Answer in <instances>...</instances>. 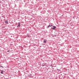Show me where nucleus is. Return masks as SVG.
<instances>
[{
	"mask_svg": "<svg viewBox=\"0 0 79 79\" xmlns=\"http://www.w3.org/2000/svg\"><path fill=\"white\" fill-rule=\"evenodd\" d=\"M49 27V26H48V27Z\"/></svg>",
	"mask_w": 79,
	"mask_h": 79,
	"instance_id": "obj_8",
	"label": "nucleus"
},
{
	"mask_svg": "<svg viewBox=\"0 0 79 79\" xmlns=\"http://www.w3.org/2000/svg\"><path fill=\"white\" fill-rule=\"evenodd\" d=\"M1 74H3V72H1Z\"/></svg>",
	"mask_w": 79,
	"mask_h": 79,
	"instance_id": "obj_7",
	"label": "nucleus"
},
{
	"mask_svg": "<svg viewBox=\"0 0 79 79\" xmlns=\"http://www.w3.org/2000/svg\"><path fill=\"white\" fill-rule=\"evenodd\" d=\"M6 22H8V21H6Z\"/></svg>",
	"mask_w": 79,
	"mask_h": 79,
	"instance_id": "obj_9",
	"label": "nucleus"
},
{
	"mask_svg": "<svg viewBox=\"0 0 79 79\" xmlns=\"http://www.w3.org/2000/svg\"><path fill=\"white\" fill-rule=\"evenodd\" d=\"M50 24V25H49V27H52V25H50V24Z\"/></svg>",
	"mask_w": 79,
	"mask_h": 79,
	"instance_id": "obj_4",
	"label": "nucleus"
},
{
	"mask_svg": "<svg viewBox=\"0 0 79 79\" xmlns=\"http://www.w3.org/2000/svg\"><path fill=\"white\" fill-rule=\"evenodd\" d=\"M50 24V25H49V27H52V25H50V24Z\"/></svg>",
	"mask_w": 79,
	"mask_h": 79,
	"instance_id": "obj_5",
	"label": "nucleus"
},
{
	"mask_svg": "<svg viewBox=\"0 0 79 79\" xmlns=\"http://www.w3.org/2000/svg\"><path fill=\"white\" fill-rule=\"evenodd\" d=\"M50 24V25H49V27H52V25H50V24Z\"/></svg>",
	"mask_w": 79,
	"mask_h": 79,
	"instance_id": "obj_6",
	"label": "nucleus"
},
{
	"mask_svg": "<svg viewBox=\"0 0 79 79\" xmlns=\"http://www.w3.org/2000/svg\"><path fill=\"white\" fill-rule=\"evenodd\" d=\"M51 26L52 27L51 29H52L54 30L55 28H56V27L55 26H54L53 25H51Z\"/></svg>",
	"mask_w": 79,
	"mask_h": 79,
	"instance_id": "obj_1",
	"label": "nucleus"
},
{
	"mask_svg": "<svg viewBox=\"0 0 79 79\" xmlns=\"http://www.w3.org/2000/svg\"><path fill=\"white\" fill-rule=\"evenodd\" d=\"M18 25L17 26V27H20V23H18Z\"/></svg>",
	"mask_w": 79,
	"mask_h": 79,
	"instance_id": "obj_3",
	"label": "nucleus"
},
{
	"mask_svg": "<svg viewBox=\"0 0 79 79\" xmlns=\"http://www.w3.org/2000/svg\"><path fill=\"white\" fill-rule=\"evenodd\" d=\"M46 42H47V40L46 39L44 40V44H46Z\"/></svg>",
	"mask_w": 79,
	"mask_h": 79,
	"instance_id": "obj_2",
	"label": "nucleus"
}]
</instances>
